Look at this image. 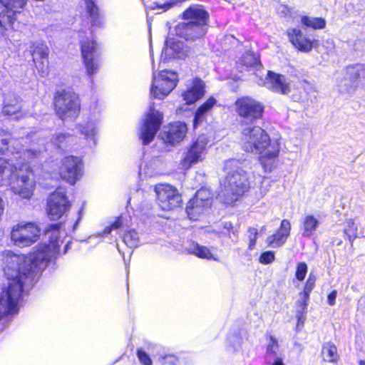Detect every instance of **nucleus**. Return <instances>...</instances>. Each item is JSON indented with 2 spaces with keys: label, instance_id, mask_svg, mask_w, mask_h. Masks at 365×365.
<instances>
[{
  "label": "nucleus",
  "instance_id": "1",
  "mask_svg": "<svg viewBox=\"0 0 365 365\" xmlns=\"http://www.w3.org/2000/svg\"><path fill=\"white\" fill-rule=\"evenodd\" d=\"M61 223L49 225L45 230L48 244H40L28 257L16 255L12 251L4 252V273L7 284L0 293V319L5 314L16 312L23 286H31L36 274L57 253L61 243Z\"/></svg>",
  "mask_w": 365,
  "mask_h": 365
},
{
  "label": "nucleus",
  "instance_id": "2",
  "mask_svg": "<svg viewBox=\"0 0 365 365\" xmlns=\"http://www.w3.org/2000/svg\"><path fill=\"white\" fill-rule=\"evenodd\" d=\"M242 149L259 155V162L265 172H271L277 166L280 151V142L271 138L262 127L251 125L240 128Z\"/></svg>",
  "mask_w": 365,
  "mask_h": 365
},
{
  "label": "nucleus",
  "instance_id": "3",
  "mask_svg": "<svg viewBox=\"0 0 365 365\" xmlns=\"http://www.w3.org/2000/svg\"><path fill=\"white\" fill-rule=\"evenodd\" d=\"M224 170L227 174L219 194L225 204L230 205L237 200L250 187L247 173L240 167V163L235 159L225 162Z\"/></svg>",
  "mask_w": 365,
  "mask_h": 365
},
{
  "label": "nucleus",
  "instance_id": "4",
  "mask_svg": "<svg viewBox=\"0 0 365 365\" xmlns=\"http://www.w3.org/2000/svg\"><path fill=\"white\" fill-rule=\"evenodd\" d=\"M235 110L240 118V128L253 125L262 117L264 113L263 104L250 96H242L236 100Z\"/></svg>",
  "mask_w": 365,
  "mask_h": 365
},
{
  "label": "nucleus",
  "instance_id": "5",
  "mask_svg": "<svg viewBox=\"0 0 365 365\" xmlns=\"http://www.w3.org/2000/svg\"><path fill=\"white\" fill-rule=\"evenodd\" d=\"M23 166L17 168L15 166L12 176L11 177V185L12 191L21 198L29 199L34 192L36 181L34 175L29 167H25L26 173H24Z\"/></svg>",
  "mask_w": 365,
  "mask_h": 365
},
{
  "label": "nucleus",
  "instance_id": "6",
  "mask_svg": "<svg viewBox=\"0 0 365 365\" xmlns=\"http://www.w3.org/2000/svg\"><path fill=\"white\" fill-rule=\"evenodd\" d=\"M208 138L202 134L187 146L180 161L182 168L189 169L193 165L202 163L206 158L208 149Z\"/></svg>",
  "mask_w": 365,
  "mask_h": 365
},
{
  "label": "nucleus",
  "instance_id": "7",
  "mask_svg": "<svg viewBox=\"0 0 365 365\" xmlns=\"http://www.w3.org/2000/svg\"><path fill=\"white\" fill-rule=\"evenodd\" d=\"M79 98L70 91L58 92L55 97V107L57 115L61 119L76 118L80 111Z\"/></svg>",
  "mask_w": 365,
  "mask_h": 365
},
{
  "label": "nucleus",
  "instance_id": "8",
  "mask_svg": "<svg viewBox=\"0 0 365 365\" xmlns=\"http://www.w3.org/2000/svg\"><path fill=\"white\" fill-rule=\"evenodd\" d=\"M41 230L34 222H20L13 227L11 239L19 247H29L39 238Z\"/></svg>",
  "mask_w": 365,
  "mask_h": 365
},
{
  "label": "nucleus",
  "instance_id": "9",
  "mask_svg": "<svg viewBox=\"0 0 365 365\" xmlns=\"http://www.w3.org/2000/svg\"><path fill=\"white\" fill-rule=\"evenodd\" d=\"M28 0H0L4 9L0 13V37L5 35L6 31L16 29L14 24L17 14L24 8Z\"/></svg>",
  "mask_w": 365,
  "mask_h": 365
},
{
  "label": "nucleus",
  "instance_id": "10",
  "mask_svg": "<svg viewBox=\"0 0 365 365\" xmlns=\"http://www.w3.org/2000/svg\"><path fill=\"white\" fill-rule=\"evenodd\" d=\"M178 76L171 71H162L158 76L153 75L150 88V95L155 98L162 99L167 96L176 86Z\"/></svg>",
  "mask_w": 365,
  "mask_h": 365
},
{
  "label": "nucleus",
  "instance_id": "11",
  "mask_svg": "<svg viewBox=\"0 0 365 365\" xmlns=\"http://www.w3.org/2000/svg\"><path fill=\"white\" fill-rule=\"evenodd\" d=\"M71 202L66 192L62 188L56 190L49 196L47 201V214L53 220H59L71 207Z\"/></svg>",
  "mask_w": 365,
  "mask_h": 365
},
{
  "label": "nucleus",
  "instance_id": "12",
  "mask_svg": "<svg viewBox=\"0 0 365 365\" xmlns=\"http://www.w3.org/2000/svg\"><path fill=\"white\" fill-rule=\"evenodd\" d=\"M163 115L150 106L140 128V137L144 145L150 143L155 138L163 123Z\"/></svg>",
  "mask_w": 365,
  "mask_h": 365
},
{
  "label": "nucleus",
  "instance_id": "13",
  "mask_svg": "<svg viewBox=\"0 0 365 365\" xmlns=\"http://www.w3.org/2000/svg\"><path fill=\"white\" fill-rule=\"evenodd\" d=\"M159 206L164 210H170L180 206L182 200L178 191L168 184L157 185L155 187Z\"/></svg>",
  "mask_w": 365,
  "mask_h": 365
},
{
  "label": "nucleus",
  "instance_id": "14",
  "mask_svg": "<svg viewBox=\"0 0 365 365\" xmlns=\"http://www.w3.org/2000/svg\"><path fill=\"white\" fill-rule=\"evenodd\" d=\"M59 174L64 180L71 185L75 184L82 175L81 159L72 155L65 157L61 161Z\"/></svg>",
  "mask_w": 365,
  "mask_h": 365
},
{
  "label": "nucleus",
  "instance_id": "15",
  "mask_svg": "<svg viewBox=\"0 0 365 365\" xmlns=\"http://www.w3.org/2000/svg\"><path fill=\"white\" fill-rule=\"evenodd\" d=\"M96 48L97 44L93 39L81 42V55L86 72L89 76L96 73L100 67L99 61L94 55Z\"/></svg>",
  "mask_w": 365,
  "mask_h": 365
},
{
  "label": "nucleus",
  "instance_id": "16",
  "mask_svg": "<svg viewBox=\"0 0 365 365\" xmlns=\"http://www.w3.org/2000/svg\"><path fill=\"white\" fill-rule=\"evenodd\" d=\"M175 34L186 41H194L202 38L207 31V26L192 22H180L175 27Z\"/></svg>",
  "mask_w": 365,
  "mask_h": 365
},
{
  "label": "nucleus",
  "instance_id": "17",
  "mask_svg": "<svg viewBox=\"0 0 365 365\" xmlns=\"http://www.w3.org/2000/svg\"><path fill=\"white\" fill-rule=\"evenodd\" d=\"M359 83L365 86V64L356 63L346 66L344 83V86H349L346 91L350 92L354 90Z\"/></svg>",
  "mask_w": 365,
  "mask_h": 365
},
{
  "label": "nucleus",
  "instance_id": "18",
  "mask_svg": "<svg viewBox=\"0 0 365 365\" xmlns=\"http://www.w3.org/2000/svg\"><path fill=\"white\" fill-rule=\"evenodd\" d=\"M257 83L282 94H287L290 91L289 83L285 76L272 71L267 72L265 80L260 79Z\"/></svg>",
  "mask_w": 365,
  "mask_h": 365
},
{
  "label": "nucleus",
  "instance_id": "19",
  "mask_svg": "<svg viewBox=\"0 0 365 365\" xmlns=\"http://www.w3.org/2000/svg\"><path fill=\"white\" fill-rule=\"evenodd\" d=\"M287 34L289 41L299 51L309 52L313 47L318 44L317 40H311L298 28H289L287 29Z\"/></svg>",
  "mask_w": 365,
  "mask_h": 365
},
{
  "label": "nucleus",
  "instance_id": "20",
  "mask_svg": "<svg viewBox=\"0 0 365 365\" xmlns=\"http://www.w3.org/2000/svg\"><path fill=\"white\" fill-rule=\"evenodd\" d=\"M44 140L40 138L34 137L30 140L27 146L22 145L21 148L16 149L14 148L12 153H21L20 158H23L24 161L30 162L32 160L37 158L41 153L46 150L44 146Z\"/></svg>",
  "mask_w": 365,
  "mask_h": 365
},
{
  "label": "nucleus",
  "instance_id": "21",
  "mask_svg": "<svg viewBox=\"0 0 365 365\" xmlns=\"http://www.w3.org/2000/svg\"><path fill=\"white\" fill-rule=\"evenodd\" d=\"M182 19L186 22H192L208 26L210 22L209 13L200 5H192L185 10L182 14Z\"/></svg>",
  "mask_w": 365,
  "mask_h": 365
},
{
  "label": "nucleus",
  "instance_id": "22",
  "mask_svg": "<svg viewBox=\"0 0 365 365\" xmlns=\"http://www.w3.org/2000/svg\"><path fill=\"white\" fill-rule=\"evenodd\" d=\"M291 223L288 220H283L281 222L280 227L273 235L269 236L266 242L268 246L277 248L282 247L290 235Z\"/></svg>",
  "mask_w": 365,
  "mask_h": 365
},
{
  "label": "nucleus",
  "instance_id": "23",
  "mask_svg": "<svg viewBox=\"0 0 365 365\" xmlns=\"http://www.w3.org/2000/svg\"><path fill=\"white\" fill-rule=\"evenodd\" d=\"M187 127L185 123L178 121L171 123L166 132V143L175 145L180 143L186 136Z\"/></svg>",
  "mask_w": 365,
  "mask_h": 365
},
{
  "label": "nucleus",
  "instance_id": "24",
  "mask_svg": "<svg viewBox=\"0 0 365 365\" xmlns=\"http://www.w3.org/2000/svg\"><path fill=\"white\" fill-rule=\"evenodd\" d=\"M184 55L183 43L174 38H168L163 49L161 58L163 60L172 57L181 58Z\"/></svg>",
  "mask_w": 365,
  "mask_h": 365
},
{
  "label": "nucleus",
  "instance_id": "25",
  "mask_svg": "<svg viewBox=\"0 0 365 365\" xmlns=\"http://www.w3.org/2000/svg\"><path fill=\"white\" fill-rule=\"evenodd\" d=\"M204 82L200 79L193 81L192 84L182 93L183 100L187 104H192L201 98L205 93Z\"/></svg>",
  "mask_w": 365,
  "mask_h": 365
},
{
  "label": "nucleus",
  "instance_id": "26",
  "mask_svg": "<svg viewBox=\"0 0 365 365\" xmlns=\"http://www.w3.org/2000/svg\"><path fill=\"white\" fill-rule=\"evenodd\" d=\"M33 61L39 71L44 73L48 66V48L44 44H38L34 49L31 50Z\"/></svg>",
  "mask_w": 365,
  "mask_h": 365
},
{
  "label": "nucleus",
  "instance_id": "27",
  "mask_svg": "<svg viewBox=\"0 0 365 365\" xmlns=\"http://www.w3.org/2000/svg\"><path fill=\"white\" fill-rule=\"evenodd\" d=\"M320 221L313 215H304L302 219L301 232L304 237H311L319 227Z\"/></svg>",
  "mask_w": 365,
  "mask_h": 365
},
{
  "label": "nucleus",
  "instance_id": "28",
  "mask_svg": "<svg viewBox=\"0 0 365 365\" xmlns=\"http://www.w3.org/2000/svg\"><path fill=\"white\" fill-rule=\"evenodd\" d=\"M21 110L19 100L14 95H8L4 99L2 112L6 115H14L16 119H19L22 115H19Z\"/></svg>",
  "mask_w": 365,
  "mask_h": 365
},
{
  "label": "nucleus",
  "instance_id": "29",
  "mask_svg": "<svg viewBox=\"0 0 365 365\" xmlns=\"http://www.w3.org/2000/svg\"><path fill=\"white\" fill-rule=\"evenodd\" d=\"M15 165L6 159L0 158V185H9Z\"/></svg>",
  "mask_w": 365,
  "mask_h": 365
},
{
  "label": "nucleus",
  "instance_id": "30",
  "mask_svg": "<svg viewBox=\"0 0 365 365\" xmlns=\"http://www.w3.org/2000/svg\"><path fill=\"white\" fill-rule=\"evenodd\" d=\"M194 200H190L187 205L186 212L190 220H197L209 207Z\"/></svg>",
  "mask_w": 365,
  "mask_h": 365
},
{
  "label": "nucleus",
  "instance_id": "31",
  "mask_svg": "<svg viewBox=\"0 0 365 365\" xmlns=\"http://www.w3.org/2000/svg\"><path fill=\"white\" fill-rule=\"evenodd\" d=\"M215 103V99L213 98H210L197 110L194 118L195 127H196L198 124L204 120L206 112L211 109Z\"/></svg>",
  "mask_w": 365,
  "mask_h": 365
},
{
  "label": "nucleus",
  "instance_id": "32",
  "mask_svg": "<svg viewBox=\"0 0 365 365\" xmlns=\"http://www.w3.org/2000/svg\"><path fill=\"white\" fill-rule=\"evenodd\" d=\"M215 103V99L213 98H210L197 110L194 118L195 127H196L198 124L204 120L206 112L211 109Z\"/></svg>",
  "mask_w": 365,
  "mask_h": 365
},
{
  "label": "nucleus",
  "instance_id": "33",
  "mask_svg": "<svg viewBox=\"0 0 365 365\" xmlns=\"http://www.w3.org/2000/svg\"><path fill=\"white\" fill-rule=\"evenodd\" d=\"M322 354L323 360L327 362H336L339 359L336 346L329 342L323 344Z\"/></svg>",
  "mask_w": 365,
  "mask_h": 365
},
{
  "label": "nucleus",
  "instance_id": "34",
  "mask_svg": "<svg viewBox=\"0 0 365 365\" xmlns=\"http://www.w3.org/2000/svg\"><path fill=\"white\" fill-rule=\"evenodd\" d=\"M301 22L306 27L312 28L314 29H322L326 26L325 20L319 17L303 16L301 18Z\"/></svg>",
  "mask_w": 365,
  "mask_h": 365
},
{
  "label": "nucleus",
  "instance_id": "35",
  "mask_svg": "<svg viewBox=\"0 0 365 365\" xmlns=\"http://www.w3.org/2000/svg\"><path fill=\"white\" fill-rule=\"evenodd\" d=\"M203 204L205 207H210L212 204V194L207 188H201L196 192L195 197L192 199Z\"/></svg>",
  "mask_w": 365,
  "mask_h": 365
},
{
  "label": "nucleus",
  "instance_id": "36",
  "mask_svg": "<svg viewBox=\"0 0 365 365\" xmlns=\"http://www.w3.org/2000/svg\"><path fill=\"white\" fill-rule=\"evenodd\" d=\"M189 251L200 258L217 260L207 247L193 244L192 247L189 249Z\"/></svg>",
  "mask_w": 365,
  "mask_h": 365
},
{
  "label": "nucleus",
  "instance_id": "37",
  "mask_svg": "<svg viewBox=\"0 0 365 365\" xmlns=\"http://www.w3.org/2000/svg\"><path fill=\"white\" fill-rule=\"evenodd\" d=\"M86 11L89 14L92 25H100L101 19L98 14V9L93 0H85Z\"/></svg>",
  "mask_w": 365,
  "mask_h": 365
},
{
  "label": "nucleus",
  "instance_id": "38",
  "mask_svg": "<svg viewBox=\"0 0 365 365\" xmlns=\"http://www.w3.org/2000/svg\"><path fill=\"white\" fill-rule=\"evenodd\" d=\"M11 143L12 146L18 145L19 142L18 140L11 139L10 134L5 132L4 130H0V153H4L9 150L8 144Z\"/></svg>",
  "mask_w": 365,
  "mask_h": 365
},
{
  "label": "nucleus",
  "instance_id": "39",
  "mask_svg": "<svg viewBox=\"0 0 365 365\" xmlns=\"http://www.w3.org/2000/svg\"><path fill=\"white\" fill-rule=\"evenodd\" d=\"M123 242L130 247H136L139 245V235L135 230L128 231L123 236Z\"/></svg>",
  "mask_w": 365,
  "mask_h": 365
},
{
  "label": "nucleus",
  "instance_id": "40",
  "mask_svg": "<svg viewBox=\"0 0 365 365\" xmlns=\"http://www.w3.org/2000/svg\"><path fill=\"white\" fill-rule=\"evenodd\" d=\"M72 140L73 138L71 135H67L64 133H58L51 139V143L58 148H62L66 147L67 143H70Z\"/></svg>",
  "mask_w": 365,
  "mask_h": 365
},
{
  "label": "nucleus",
  "instance_id": "41",
  "mask_svg": "<svg viewBox=\"0 0 365 365\" xmlns=\"http://www.w3.org/2000/svg\"><path fill=\"white\" fill-rule=\"evenodd\" d=\"M79 130L86 137H93L96 133V127L93 122H88L85 125H81Z\"/></svg>",
  "mask_w": 365,
  "mask_h": 365
},
{
  "label": "nucleus",
  "instance_id": "42",
  "mask_svg": "<svg viewBox=\"0 0 365 365\" xmlns=\"http://www.w3.org/2000/svg\"><path fill=\"white\" fill-rule=\"evenodd\" d=\"M242 61L243 64L247 67L257 66L259 64V59L257 56L252 53H246Z\"/></svg>",
  "mask_w": 365,
  "mask_h": 365
},
{
  "label": "nucleus",
  "instance_id": "43",
  "mask_svg": "<svg viewBox=\"0 0 365 365\" xmlns=\"http://www.w3.org/2000/svg\"><path fill=\"white\" fill-rule=\"evenodd\" d=\"M309 297L302 294H299V298L297 301V312L307 313V302Z\"/></svg>",
  "mask_w": 365,
  "mask_h": 365
},
{
  "label": "nucleus",
  "instance_id": "44",
  "mask_svg": "<svg viewBox=\"0 0 365 365\" xmlns=\"http://www.w3.org/2000/svg\"><path fill=\"white\" fill-rule=\"evenodd\" d=\"M307 265L306 264V263H304V262L298 263L297 265L296 273H295L296 278L299 281H302L304 279V277L307 274Z\"/></svg>",
  "mask_w": 365,
  "mask_h": 365
},
{
  "label": "nucleus",
  "instance_id": "45",
  "mask_svg": "<svg viewBox=\"0 0 365 365\" xmlns=\"http://www.w3.org/2000/svg\"><path fill=\"white\" fill-rule=\"evenodd\" d=\"M274 260V253L272 251H267V252H263L259 258V262L264 264H270Z\"/></svg>",
  "mask_w": 365,
  "mask_h": 365
},
{
  "label": "nucleus",
  "instance_id": "46",
  "mask_svg": "<svg viewBox=\"0 0 365 365\" xmlns=\"http://www.w3.org/2000/svg\"><path fill=\"white\" fill-rule=\"evenodd\" d=\"M279 345L277 341L273 338L270 337V342L267 345V355H274L275 356L278 351Z\"/></svg>",
  "mask_w": 365,
  "mask_h": 365
},
{
  "label": "nucleus",
  "instance_id": "47",
  "mask_svg": "<svg viewBox=\"0 0 365 365\" xmlns=\"http://www.w3.org/2000/svg\"><path fill=\"white\" fill-rule=\"evenodd\" d=\"M248 232H249V249L253 250L255 246L257 238V230L256 228L250 227V228H249Z\"/></svg>",
  "mask_w": 365,
  "mask_h": 365
},
{
  "label": "nucleus",
  "instance_id": "48",
  "mask_svg": "<svg viewBox=\"0 0 365 365\" xmlns=\"http://www.w3.org/2000/svg\"><path fill=\"white\" fill-rule=\"evenodd\" d=\"M314 284H315L314 277H312L311 276H309L308 279L307 280L306 284L304 288V291L302 292H301L300 294H304L305 297L306 296L309 297V294L312 292V290L314 289Z\"/></svg>",
  "mask_w": 365,
  "mask_h": 365
},
{
  "label": "nucleus",
  "instance_id": "49",
  "mask_svg": "<svg viewBox=\"0 0 365 365\" xmlns=\"http://www.w3.org/2000/svg\"><path fill=\"white\" fill-rule=\"evenodd\" d=\"M137 356L140 363L143 365H152L151 359L144 351L138 349L137 351Z\"/></svg>",
  "mask_w": 365,
  "mask_h": 365
},
{
  "label": "nucleus",
  "instance_id": "50",
  "mask_svg": "<svg viewBox=\"0 0 365 365\" xmlns=\"http://www.w3.org/2000/svg\"><path fill=\"white\" fill-rule=\"evenodd\" d=\"M123 225V222L120 218L115 220L110 226L105 228L103 231V235H106L110 233L112 230L118 229Z\"/></svg>",
  "mask_w": 365,
  "mask_h": 365
},
{
  "label": "nucleus",
  "instance_id": "51",
  "mask_svg": "<svg viewBox=\"0 0 365 365\" xmlns=\"http://www.w3.org/2000/svg\"><path fill=\"white\" fill-rule=\"evenodd\" d=\"M345 232L348 236L349 241H352L356 238L357 234V228L354 226V222H351V225L349 226V228L345 230Z\"/></svg>",
  "mask_w": 365,
  "mask_h": 365
},
{
  "label": "nucleus",
  "instance_id": "52",
  "mask_svg": "<svg viewBox=\"0 0 365 365\" xmlns=\"http://www.w3.org/2000/svg\"><path fill=\"white\" fill-rule=\"evenodd\" d=\"M305 314L306 313H302V312H297L296 313V317L297 318V328H299L300 327H303L304 323L306 320Z\"/></svg>",
  "mask_w": 365,
  "mask_h": 365
},
{
  "label": "nucleus",
  "instance_id": "53",
  "mask_svg": "<svg viewBox=\"0 0 365 365\" xmlns=\"http://www.w3.org/2000/svg\"><path fill=\"white\" fill-rule=\"evenodd\" d=\"M336 294V291L334 290L328 295L327 299L329 305L333 306L334 304H335Z\"/></svg>",
  "mask_w": 365,
  "mask_h": 365
},
{
  "label": "nucleus",
  "instance_id": "54",
  "mask_svg": "<svg viewBox=\"0 0 365 365\" xmlns=\"http://www.w3.org/2000/svg\"><path fill=\"white\" fill-rule=\"evenodd\" d=\"M222 225L223 226V228L227 231H230L232 228V225L230 222H224L222 223Z\"/></svg>",
  "mask_w": 365,
  "mask_h": 365
},
{
  "label": "nucleus",
  "instance_id": "55",
  "mask_svg": "<svg viewBox=\"0 0 365 365\" xmlns=\"http://www.w3.org/2000/svg\"><path fill=\"white\" fill-rule=\"evenodd\" d=\"M272 365H284V363L282 362V360L279 358H276L274 359V363L272 364Z\"/></svg>",
  "mask_w": 365,
  "mask_h": 365
},
{
  "label": "nucleus",
  "instance_id": "56",
  "mask_svg": "<svg viewBox=\"0 0 365 365\" xmlns=\"http://www.w3.org/2000/svg\"><path fill=\"white\" fill-rule=\"evenodd\" d=\"M269 186V185L266 186V187H264L263 186L262 187L261 194L262 196L264 195L267 193V192L268 191Z\"/></svg>",
  "mask_w": 365,
  "mask_h": 365
},
{
  "label": "nucleus",
  "instance_id": "57",
  "mask_svg": "<svg viewBox=\"0 0 365 365\" xmlns=\"http://www.w3.org/2000/svg\"><path fill=\"white\" fill-rule=\"evenodd\" d=\"M3 210H4V207H3V201L0 198V215H1V213L3 212Z\"/></svg>",
  "mask_w": 365,
  "mask_h": 365
},
{
  "label": "nucleus",
  "instance_id": "58",
  "mask_svg": "<svg viewBox=\"0 0 365 365\" xmlns=\"http://www.w3.org/2000/svg\"><path fill=\"white\" fill-rule=\"evenodd\" d=\"M68 247H69V245L68 244H66L65 247H64V253L66 252L67 250H68Z\"/></svg>",
  "mask_w": 365,
  "mask_h": 365
},
{
  "label": "nucleus",
  "instance_id": "59",
  "mask_svg": "<svg viewBox=\"0 0 365 365\" xmlns=\"http://www.w3.org/2000/svg\"><path fill=\"white\" fill-rule=\"evenodd\" d=\"M80 220H81V216H79V217L78 218V220H77L76 222L75 223L74 228H76V227L77 224H78V222L80 221Z\"/></svg>",
  "mask_w": 365,
  "mask_h": 365
},
{
  "label": "nucleus",
  "instance_id": "60",
  "mask_svg": "<svg viewBox=\"0 0 365 365\" xmlns=\"http://www.w3.org/2000/svg\"><path fill=\"white\" fill-rule=\"evenodd\" d=\"M359 365H365V361H359Z\"/></svg>",
  "mask_w": 365,
  "mask_h": 365
},
{
  "label": "nucleus",
  "instance_id": "61",
  "mask_svg": "<svg viewBox=\"0 0 365 365\" xmlns=\"http://www.w3.org/2000/svg\"><path fill=\"white\" fill-rule=\"evenodd\" d=\"M163 139L165 140V139H166V138H165V137H163ZM165 141L166 142V140H165Z\"/></svg>",
  "mask_w": 365,
  "mask_h": 365
}]
</instances>
